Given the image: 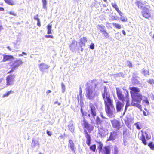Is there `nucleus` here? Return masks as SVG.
Instances as JSON below:
<instances>
[{
	"mask_svg": "<svg viewBox=\"0 0 154 154\" xmlns=\"http://www.w3.org/2000/svg\"><path fill=\"white\" fill-rule=\"evenodd\" d=\"M102 96L104 100L105 110L107 115L110 117L114 116V113L115 109L113 105V100L109 93L107 91L106 87L104 88Z\"/></svg>",
	"mask_w": 154,
	"mask_h": 154,
	"instance_id": "nucleus-1",
	"label": "nucleus"
},
{
	"mask_svg": "<svg viewBox=\"0 0 154 154\" xmlns=\"http://www.w3.org/2000/svg\"><path fill=\"white\" fill-rule=\"evenodd\" d=\"M130 90V93L132 98L131 105L138 108L142 111L141 105L140 104L143 99L142 94L140 93V90L138 87H131L129 88Z\"/></svg>",
	"mask_w": 154,
	"mask_h": 154,
	"instance_id": "nucleus-2",
	"label": "nucleus"
},
{
	"mask_svg": "<svg viewBox=\"0 0 154 154\" xmlns=\"http://www.w3.org/2000/svg\"><path fill=\"white\" fill-rule=\"evenodd\" d=\"M81 125L84 130V133L86 138V143L88 146H90L91 142V136L89 133H91L94 129L93 125L90 124L84 118L81 122Z\"/></svg>",
	"mask_w": 154,
	"mask_h": 154,
	"instance_id": "nucleus-3",
	"label": "nucleus"
},
{
	"mask_svg": "<svg viewBox=\"0 0 154 154\" xmlns=\"http://www.w3.org/2000/svg\"><path fill=\"white\" fill-rule=\"evenodd\" d=\"M141 135L140 137V140L142 141V143L144 145L147 144L146 141L150 139L151 138L150 132L149 130H147L144 131L143 130H141Z\"/></svg>",
	"mask_w": 154,
	"mask_h": 154,
	"instance_id": "nucleus-4",
	"label": "nucleus"
},
{
	"mask_svg": "<svg viewBox=\"0 0 154 154\" xmlns=\"http://www.w3.org/2000/svg\"><path fill=\"white\" fill-rule=\"evenodd\" d=\"M90 109L88 111V116L91 118V117L93 119H95L97 116V109L94 104L91 103H89Z\"/></svg>",
	"mask_w": 154,
	"mask_h": 154,
	"instance_id": "nucleus-5",
	"label": "nucleus"
},
{
	"mask_svg": "<svg viewBox=\"0 0 154 154\" xmlns=\"http://www.w3.org/2000/svg\"><path fill=\"white\" fill-rule=\"evenodd\" d=\"M23 63V62L21 59H17L15 60L11 65V69L8 73H10L14 72L16 69L20 66Z\"/></svg>",
	"mask_w": 154,
	"mask_h": 154,
	"instance_id": "nucleus-6",
	"label": "nucleus"
},
{
	"mask_svg": "<svg viewBox=\"0 0 154 154\" xmlns=\"http://www.w3.org/2000/svg\"><path fill=\"white\" fill-rule=\"evenodd\" d=\"M85 95L87 98L90 100L93 99L94 97L93 90L89 86H87L86 88Z\"/></svg>",
	"mask_w": 154,
	"mask_h": 154,
	"instance_id": "nucleus-7",
	"label": "nucleus"
},
{
	"mask_svg": "<svg viewBox=\"0 0 154 154\" xmlns=\"http://www.w3.org/2000/svg\"><path fill=\"white\" fill-rule=\"evenodd\" d=\"M111 122L113 128L116 129V131H119L122 127V125L120 121L116 119L111 120Z\"/></svg>",
	"mask_w": 154,
	"mask_h": 154,
	"instance_id": "nucleus-8",
	"label": "nucleus"
},
{
	"mask_svg": "<svg viewBox=\"0 0 154 154\" xmlns=\"http://www.w3.org/2000/svg\"><path fill=\"white\" fill-rule=\"evenodd\" d=\"M119 132V131L116 130L111 132L108 138L106 140V142L110 141H114L117 138Z\"/></svg>",
	"mask_w": 154,
	"mask_h": 154,
	"instance_id": "nucleus-9",
	"label": "nucleus"
},
{
	"mask_svg": "<svg viewBox=\"0 0 154 154\" xmlns=\"http://www.w3.org/2000/svg\"><path fill=\"white\" fill-rule=\"evenodd\" d=\"M116 94L119 99L122 102H124L125 101V97L122 93V92L121 89L118 87L116 88Z\"/></svg>",
	"mask_w": 154,
	"mask_h": 154,
	"instance_id": "nucleus-10",
	"label": "nucleus"
},
{
	"mask_svg": "<svg viewBox=\"0 0 154 154\" xmlns=\"http://www.w3.org/2000/svg\"><path fill=\"white\" fill-rule=\"evenodd\" d=\"M149 9L146 7L143 8L142 15L146 18L149 19L151 17L150 13L149 12Z\"/></svg>",
	"mask_w": 154,
	"mask_h": 154,
	"instance_id": "nucleus-11",
	"label": "nucleus"
},
{
	"mask_svg": "<svg viewBox=\"0 0 154 154\" xmlns=\"http://www.w3.org/2000/svg\"><path fill=\"white\" fill-rule=\"evenodd\" d=\"M124 104V102H121L118 101L116 102V108L117 112H120L122 110Z\"/></svg>",
	"mask_w": 154,
	"mask_h": 154,
	"instance_id": "nucleus-12",
	"label": "nucleus"
},
{
	"mask_svg": "<svg viewBox=\"0 0 154 154\" xmlns=\"http://www.w3.org/2000/svg\"><path fill=\"white\" fill-rule=\"evenodd\" d=\"M6 81L7 86H8L12 85L14 82L13 76L11 75L8 76L6 78Z\"/></svg>",
	"mask_w": 154,
	"mask_h": 154,
	"instance_id": "nucleus-13",
	"label": "nucleus"
},
{
	"mask_svg": "<svg viewBox=\"0 0 154 154\" xmlns=\"http://www.w3.org/2000/svg\"><path fill=\"white\" fill-rule=\"evenodd\" d=\"M101 153L103 154H110L111 150L110 147L109 146L104 147Z\"/></svg>",
	"mask_w": 154,
	"mask_h": 154,
	"instance_id": "nucleus-14",
	"label": "nucleus"
},
{
	"mask_svg": "<svg viewBox=\"0 0 154 154\" xmlns=\"http://www.w3.org/2000/svg\"><path fill=\"white\" fill-rule=\"evenodd\" d=\"M13 59H14V57L12 55L4 54L3 55V57L2 59V61L3 62H5L7 61Z\"/></svg>",
	"mask_w": 154,
	"mask_h": 154,
	"instance_id": "nucleus-15",
	"label": "nucleus"
},
{
	"mask_svg": "<svg viewBox=\"0 0 154 154\" xmlns=\"http://www.w3.org/2000/svg\"><path fill=\"white\" fill-rule=\"evenodd\" d=\"M125 98L127 100V102L125 107V112L127 110V107L130 106L129 100V94L128 91H127L126 92V94Z\"/></svg>",
	"mask_w": 154,
	"mask_h": 154,
	"instance_id": "nucleus-16",
	"label": "nucleus"
},
{
	"mask_svg": "<svg viewBox=\"0 0 154 154\" xmlns=\"http://www.w3.org/2000/svg\"><path fill=\"white\" fill-rule=\"evenodd\" d=\"M135 4L138 8L142 9L143 10V8L144 7V4L140 1L136 0L135 2Z\"/></svg>",
	"mask_w": 154,
	"mask_h": 154,
	"instance_id": "nucleus-17",
	"label": "nucleus"
},
{
	"mask_svg": "<svg viewBox=\"0 0 154 154\" xmlns=\"http://www.w3.org/2000/svg\"><path fill=\"white\" fill-rule=\"evenodd\" d=\"M39 69L41 71H43L47 69H48L49 66L47 64L44 63H41L39 66Z\"/></svg>",
	"mask_w": 154,
	"mask_h": 154,
	"instance_id": "nucleus-18",
	"label": "nucleus"
},
{
	"mask_svg": "<svg viewBox=\"0 0 154 154\" xmlns=\"http://www.w3.org/2000/svg\"><path fill=\"white\" fill-rule=\"evenodd\" d=\"M111 5L113 8L116 10L117 12L119 14V15L121 16H122L123 13L119 10V8L116 4L112 3H111Z\"/></svg>",
	"mask_w": 154,
	"mask_h": 154,
	"instance_id": "nucleus-19",
	"label": "nucleus"
},
{
	"mask_svg": "<svg viewBox=\"0 0 154 154\" xmlns=\"http://www.w3.org/2000/svg\"><path fill=\"white\" fill-rule=\"evenodd\" d=\"M87 42V38L86 37H83L80 40V44L81 45L85 46V43ZM82 46H81V47Z\"/></svg>",
	"mask_w": 154,
	"mask_h": 154,
	"instance_id": "nucleus-20",
	"label": "nucleus"
},
{
	"mask_svg": "<svg viewBox=\"0 0 154 154\" xmlns=\"http://www.w3.org/2000/svg\"><path fill=\"white\" fill-rule=\"evenodd\" d=\"M129 134V130L126 128H123L122 132V135L123 137H125Z\"/></svg>",
	"mask_w": 154,
	"mask_h": 154,
	"instance_id": "nucleus-21",
	"label": "nucleus"
},
{
	"mask_svg": "<svg viewBox=\"0 0 154 154\" xmlns=\"http://www.w3.org/2000/svg\"><path fill=\"white\" fill-rule=\"evenodd\" d=\"M97 143L98 144L97 148L99 151V153H101L103 150V144L101 141H97Z\"/></svg>",
	"mask_w": 154,
	"mask_h": 154,
	"instance_id": "nucleus-22",
	"label": "nucleus"
},
{
	"mask_svg": "<svg viewBox=\"0 0 154 154\" xmlns=\"http://www.w3.org/2000/svg\"><path fill=\"white\" fill-rule=\"evenodd\" d=\"M69 145L72 150L75 151V145L72 140H69Z\"/></svg>",
	"mask_w": 154,
	"mask_h": 154,
	"instance_id": "nucleus-23",
	"label": "nucleus"
},
{
	"mask_svg": "<svg viewBox=\"0 0 154 154\" xmlns=\"http://www.w3.org/2000/svg\"><path fill=\"white\" fill-rule=\"evenodd\" d=\"M105 130L102 128H100L99 129L98 134L100 135V136L102 137H104L106 135L105 134Z\"/></svg>",
	"mask_w": 154,
	"mask_h": 154,
	"instance_id": "nucleus-24",
	"label": "nucleus"
},
{
	"mask_svg": "<svg viewBox=\"0 0 154 154\" xmlns=\"http://www.w3.org/2000/svg\"><path fill=\"white\" fill-rule=\"evenodd\" d=\"M52 27V25L51 24L49 23L47 26V34H49L52 33L51 28Z\"/></svg>",
	"mask_w": 154,
	"mask_h": 154,
	"instance_id": "nucleus-25",
	"label": "nucleus"
},
{
	"mask_svg": "<svg viewBox=\"0 0 154 154\" xmlns=\"http://www.w3.org/2000/svg\"><path fill=\"white\" fill-rule=\"evenodd\" d=\"M5 2L7 4L13 6L15 4L13 0H4Z\"/></svg>",
	"mask_w": 154,
	"mask_h": 154,
	"instance_id": "nucleus-26",
	"label": "nucleus"
},
{
	"mask_svg": "<svg viewBox=\"0 0 154 154\" xmlns=\"http://www.w3.org/2000/svg\"><path fill=\"white\" fill-rule=\"evenodd\" d=\"M137 129L140 130L142 128V124L140 122H137L134 124Z\"/></svg>",
	"mask_w": 154,
	"mask_h": 154,
	"instance_id": "nucleus-27",
	"label": "nucleus"
},
{
	"mask_svg": "<svg viewBox=\"0 0 154 154\" xmlns=\"http://www.w3.org/2000/svg\"><path fill=\"white\" fill-rule=\"evenodd\" d=\"M100 31L102 34L104 35L106 38H107L109 37V34L108 33L105 29L100 30Z\"/></svg>",
	"mask_w": 154,
	"mask_h": 154,
	"instance_id": "nucleus-28",
	"label": "nucleus"
},
{
	"mask_svg": "<svg viewBox=\"0 0 154 154\" xmlns=\"http://www.w3.org/2000/svg\"><path fill=\"white\" fill-rule=\"evenodd\" d=\"M148 146L150 149L152 150H154V142L151 141L149 143Z\"/></svg>",
	"mask_w": 154,
	"mask_h": 154,
	"instance_id": "nucleus-29",
	"label": "nucleus"
},
{
	"mask_svg": "<svg viewBox=\"0 0 154 154\" xmlns=\"http://www.w3.org/2000/svg\"><path fill=\"white\" fill-rule=\"evenodd\" d=\"M142 73L145 75L147 76L149 75V72L148 69H143L142 70Z\"/></svg>",
	"mask_w": 154,
	"mask_h": 154,
	"instance_id": "nucleus-30",
	"label": "nucleus"
},
{
	"mask_svg": "<svg viewBox=\"0 0 154 154\" xmlns=\"http://www.w3.org/2000/svg\"><path fill=\"white\" fill-rule=\"evenodd\" d=\"M38 15H36V16L34 17V19L37 21V25L39 27H40L41 26V23L38 17Z\"/></svg>",
	"mask_w": 154,
	"mask_h": 154,
	"instance_id": "nucleus-31",
	"label": "nucleus"
},
{
	"mask_svg": "<svg viewBox=\"0 0 154 154\" xmlns=\"http://www.w3.org/2000/svg\"><path fill=\"white\" fill-rule=\"evenodd\" d=\"M113 26L116 28L117 29H120L121 28V25L116 23H112Z\"/></svg>",
	"mask_w": 154,
	"mask_h": 154,
	"instance_id": "nucleus-32",
	"label": "nucleus"
},
{
	"mask_svg": "<svg viewBox=\"0 0 154 154\" xmlns=\"http://www.w3.org/2000/svg\"><path fill=\"white\" fill-rule=\"evenodd\" d=\"M95 122L96 123L97 125L99 124L100 125L102 123V121L100 120L99 117L98 116H97Z\"/></svg>",
	"mask_w": 154,
	"mask_h": 154,
	"instance_id": "nucleus-33",
	"label": "nucleus"
},
{
	"mask_svg": "<svg viewBox=\"0 0 154 154\" xmlns=\"http://www.w3.org/2000/svg\"><path fill=\"white\" fill-rule=\"evenodd\" d=\"M96 149L95 144H93L90 146V149L93 152H95Z\"/></svg>",
	"mask_w": 154,
	"mask_h": 154,
	"instance_id": "nucleus-34",
	"label": "nucleus"
},
{
	"mask_svg": "<svg viewBox=\"0 0 154 154\" xmlns=\"http://www.w3.org/2000/svg\"><path fill=\"white\" fill-rule=\"evenodd\" d=\"M123 15V14L122 15V16H121L120 18L121 20L123 22H126L127 21V18L126 17L122 16Z\"/></svg>",
	"mask_w": 154,
	"mask_h": 154,
	"instance_id": "nucleus-35",
	"label": "nucleus"
},
{
	"mask_svg": "<svg viewBox=\"0 0 154 154\" xmlns=\"http://www.w3.org/2000/svg\"><path fill=\"white\" fill-rule=\"evenodd\" d=\"M12 92V91H10L7 92L6 93L4 94L2 96L3 97H7L8 96L11 94Z\"/></svg>",
	"mask_w": 154,
	"mask_h": 154,
	"instance_id": "nucleus-36",
	"label": "nucleus"
},
{
	"mask_svg": "<svg viewBox=\"0 0 154 154\" xmlns=\"http://www.w3.org/2000/svg\"><path fill=\"white\" fill-rule=\"evenodd\" d=\"M77 43V42L75 40H73L72 41V43L70 44V45L69 46L71 48V49H72V48L73 47V46L74 45Z\"/></svg>",
	"mask_w": 154,
	"mask_h": 154,
	"instance_id": "nucleus-37",
	"label": "nucleus"
},
{
	"mask_svg": "<svg viewBox=\"0 0 154 154\" xmlns=\"http://www.w3.org/2000/svg\"><path fill=\"white\" fill-rule=\"evenodd\" d=\"M42 2L43 3V7L44 8H46V7L47 2L46 0H42Z\"/></svg>",
	"mask_w": 154,
	"mask_h": 154,
	"instance_id": "nucleus-38",
	"label": "nucleus"
},
{
	"mask_svg": "<svg viewBox=\"0 0 154 154\" xmlns=\"http://www.w3.org/2000/svg\"><path fill=\"white\" fill-rule=\"evenodd\" d=\"M97 26L98 27V29L100 30H105L104 28V27L103 26H102L100 25H98Z\"/></svg>",
	"mask_w": 154,
	"mask_h": 154,
	"instance_id": "nucleus-39",
	"label": "nucleus"
},
{
	"mask_svg": "<svg viewBox=\"0 0 154 154\" xmlns=\"http://www.w3.org/2000/svg\"><path fill=\"white\" fill-rule=\"evenodd\" d=\"M147 82L151 84H154V80L153 79H149L148 81Z\"/></svg>",
	"mask_w": 154,
	"mask_h": 154,
	"instance_id": "nucleus-40",
	"label": "nucleus"
},
{
	"mask_svg": "<svg viewBox=\"0 0 154 154\" xmlns=\"http://www.w3.org/2000/svg\"><path fill=\"white\" fill-rule=\"evenodd\" d=\"M90 48L91 49L93 50L94 49V44L93 43H91L90 45Z\"/></svg>",
	"mask_w": 154,
	"mask_h": 154,
	"instance_id": "nucleus-41",
	"label": "nucleus"
},
{
	"mask_svg": "<svg viewBox=\"0 0 154 154\" xmlns=\"http://www.w3.org/2000/svg\"><path fill=\"white\" fill-rule=\"evenodd\" d=\"M127 63H128V66L130 68L131 67H132V63H131V62L130 61H128L127 62Z\"/></svg>",
	"mask_w": 154,
	"mask_h": 154,
	"instance_id": "nucleus-42",
	"label": "nucleus"
},
{
	"mask_svg": "<svg viewBox=\"0 0 154 154\" xmlns=\"http://www.w3.org/2000/svg\"><path fill=\"white\" fill-rule=\"evenodd\" d=\"M8 13L9 14L12 15L14 16H17V14L13 12L10 11Z\"/></svg>",
	"mask_w": 154,
	"mask_h": 154,
	"instance_id": "nucleus-43",
	"label": "nucleus"
},
{
	"mask_svg": "<svg viewBox=\"0 0 154 154\" xmlns=\"http://www.w3.org/2000/svg\"><path fill=\"white\" fill-rule=\"evenodd\" d=\"M114 154H118V149L116 147L114 148Z\"/></svg>",
	"mask_w": 154,
	"mask_h": 154,
	"instance_id": "nucleus-44",
	"label": "nucleus"
},
{
	"mask_svg": "<svg viewBox=\"0 0 154 154\" xmlns=\"http://www.w3.org/2000/svg\"><path fill=\"white\" fill-rule=\"evenodd\" d=\"M143 115L145 116H147L149 114V113L148 112H146L145 111H143Z\"/></svg>",
	"mask_w": 154,
	"mask_h": 154,
	"instance_id": "nucleus-45",
	"label": "nucleus"
},
{
	"mask_svg": "<svg viewBox=\"0 0 154 154\" xmlns=\"http://www.w3.org/2000/svg\"><path fill=\"white\" fill-rule=\"evenodd\" d=\"M47 134L50 136H51L52 135L51 132V131H48V130H47Z\"/></svg>",
	"mask_w": 154,
	"mask_h": 154,
	"instance_id": "nucleus-46",
	"label": "nucleus"
},
{
	"mask_svg": "<svg viewBox=\"0 0 154 154\" xmlns=\"http://www.w3.org/2000/svg\"><path fill=\"white\" fill-rule=\"evenodd\" d=\"M143 102H145L147 105H148L149 104L148 100L147 99L143 100Z\"/></svg>",
	"mask_w": 154,
	"mask_h": 154,
	"instance_id": "nucleus-47",
	"label": "nucleus"
},
{
	"mask_svg": "<svg viewBox=\"0 0 154 154\" xmlns=\"http://www.w3.org/2000/svg\"><path fill=\"white\" fill-rule=\"evenodd\" d=\"M45 37L46 38H54V37L53 35H46L45 36Z\"/></svg>",
	"mask_w": 154,
	"mask_h": 154,
	"instance_id": "nucleus-48",
	"label": "nucleus"
},
{
	"mask_svg": "<svg viewBox=\"0 0 154 154\" xmlns=\"http://www.w3.org/2000/svg\"><path fill=\"white\" fill-rule=\"evenodd\" d=\"M32 144L33 145V146H35L36 145V142L35 140H32Z\"/></svg>",
	"mask_w": 154,
	"mask_h": 154,
	"instance_id": "nucleus-49",
	"label": "nucleus"
},
{
	"mask_svg": "<svg viewBox=\"0 0 154 154\" xmlns=\"http://www.w3.org/2000/svg\"><path fill=\"white\" fill-rule=\"evenodd\" d=\"M82 90L81 89V88H80V90H79V95L81 97H82Z\"/></svg>",
	"mask_w": 154,
	"mask_h": 154,
	"instance_id": "nucleus-50",
	"label": "nucleus"
},
{
	"mask_svg": "<svg viewBox=\"0 0 154 154\" xmlns=\"http://www.w3.org/2000/svg\"><path fill=\"white\" fill-rule=\"evenodd\" d=\"M81 112L82 114V116H85V114H84V113L83 112L82 108H81Z\"/></svg>",
	"mask_w": 154,
	"mask_h": 154,
	"instance_id": "nucleus-51",
	"label": "nucleus"
},
{
	"mask_svg": "<svg viewBox=\"0 0 154 154\" xmlns=\"http://www.w3.org/2000/svg\"><path fill=\"white\" fill-rule=\"evenodd\" d=\"M61 86H62V87L63 88V89L64 90L65 88V87L63 83H62Z\"/></svg>",
	"mask_w": 154,
	"mask_h": 154,
	"instance_id": "nucleus-52",
	"label": "nucleus"
},
{
	"mask_svg": "<svg viewBox=\"0 0 154 154\" xmlns=\"http://www.w3.org/2000/svg\"><path fill=\"white\" fill-rule=\"evenodd\" d=\"M56 103L58 105H61V103H60L58 102L57 101L55 102L54 103V104H56Z\"/></svg>",
	"mask_w": 154,
	"mask_h": 154,
	"instance_id": "nucleus-53",
	"label": "nucleus"
},
{
	"mask_svg": "<svg viewBox=\"0 0 154 154\" xmlns=\"http://www.w3.org/2000/svg\"><path fill=\"white\" fill-rule=\"evenodd\" d=\"M51 91L50 90H48L46 91V93L47 94H48L49 93H51Z\"/></svg>",
	"mask_w": 154,
	"mask_h": 154,
	"instance_id": "nucleus-54",
	"label": "nucleus"
},
{
	"mask_svg": "<svg viewBox=\"0 0 154 154\" xmlns=\"http://www.w3.org/2000/svg\"><path fill=\"white\" fill-rule=\"evenodd\" d=\"M0 11H4V8L3 7H0Z\"/></svg>",
	"mask_w": 154,
	"mask_h": 154,
	"instance_id": "nucleus-55",
	"label": "nucleus"
},
{
	"mask_svg": "<svg viewBox=\"0 0 154 154\" xmlns=\"http://www.w3.org/2000/svg\"><path fill=\"white\" fill-rule=\"evenodd\" d=\"M122 33L124 35H126V33L125 31L124 30H122Z\"/></svg>",
	"mask_w": 154,
	"mask_h": 154,
	"instance_id": "nucleus-56",
	"label": "nucleus"
},
{
	"mask_svg": "<svg viewBox=\"0 0 154 154\" xmlns=\"http://www.w3.org/2000/svg\"><path fill=\"white\" fill-rule=\"evenodd\" d=\"M2 80H3V78H0V83H1L2 81Z\"/></svg>",
	"mask_w": 154,
	"mask_h": 154,
	"instance_id": "nucleus-57",
	"label": "nucleus"
},
{
	"mask_svg": "<svg viewBox=\"0 0 154 154\" xmlns=\"http://www.w3.org/2000/svg\"><path fill=\"white\" fill-rule=\"evenodd\" d=\"M22 54L23 55H26V53L24 52H22Z\"/></svg>",
	"mask_w": 154,
	"mask_h": 154,
	"instance_id": "nucleus-58",
	"label": "nucleus"
},
{
	"mask_svg": "<svg viewBox=\"0 0 154 154\" xmlns=\"http://www.w3.org/2000/svg\"><path fill=\"white\" fill-rule=\"evenodd\" d=\"M101 117L102 118H105V117H104L103 116V115H102V114H101Z\"/></svg>",
	"mask_w": 154,
	"mask_h": 154,
	"instance_id": "nucleus-59",
	"label": "nucleus"
},
{
	"mask_svg": "<svg viewBox=\"0 0 154 154\" xmlns=\"http://www.w3.org/2000/svg\"><path fill=\"white\" fill-rule=\"evenodd\" d=\"M83 50H84L83 48H81V51H83Z\"/></svg>",
	"mask_w": 154,
	"mask_h": 154,
	"instance_id": "nucleus-60",
	"label": "nucleus"
},
{
	"mask_svg": "<svg viewBox=\"0 0 154 154\" xmlns=\"http://www.w3.org/2000/svg\"><path fill=\"white\" fill-rule=\"evenodd\" d=\"M103 0L105 2H107V0Z\"/></svg>",
	"mask_w": 154,
	"mask_h": 154,
	"instance_id": "nucleus-61",
	"label": "nucleus"
},
{
	"mask_svg": "<svg viewBox=\"0 0 154 154\" xmlns=\"http://www.w3.org/2000/svg\"><path fill=\"white\" fill-rule=\"evenodd\" d=\"M152 38L153 39H154V34H153V36H152Z\"/></svg>",
	"mask_w": 154,
	"mask_h": 154,
	"instance_id": "nucleus-62",
	"label": "nucleus"
},
{
	"mask_svg": "<svg viewBox=\"0 0 154 154\" xmlns=\"http://www.w3.org/2000/svg\"><path fill=\"white\" fill-rule=\"evenodd\" d=\"M77 99H78V101L79 100V97H77Z\"/></svg>",
	"mask_w": 154,
	"mask_h": 154,
	"instance_id": "nucleus-63",
	"label": "nucleus"
},
{
	"mask_svg": "<svg viewBox=\"0 0 154 154\" xmlns=\"http://www.w3.org/2000/svg\"><path fill=\"white\" fill-rule=\"evenodd\" d=\"M39 154H43V153H39Z\"/></svg>",
	"mask_w": 154,
	"mask_h": 154,
	"instance_id": "nucleus-64",
	"label": "nucleus"
}]
</instances>
